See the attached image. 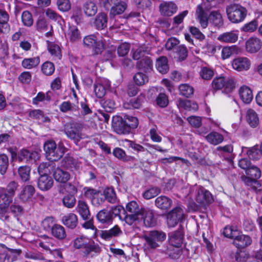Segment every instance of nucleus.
Returning a JSON list of instances; mask_svg holds the SVG:
<instances>
[{
    "mask_svg": "<svg viewBox=\"0 0 262 262\" xmlns=\"http://www.w3.org/2000/svg\"><path fill=\"white\" fill-rule=\"evenodd\" d=\"M177 10V5L172 2H162L159 5L160 14L164 16H170Z\"/></svg>",
    "mask_w": 262,
    "mask_h": 262,
    "instance_id": "nucleus-14",
    "label": "nucleus"
},
{
    "mask_svg": "<svg viewBox=\"0 0 262 262\" xmlns=\"http://www.w3.org/2000/svg\"><path fill=\"white\" fill-rule=\"evenodd\" d=\"M166 238V234L159 230H152L143 236L145 241V246L148 249H155L159 247Z\"/></svg>",
    "mask_w": 262,
    "mask_h": 262,
    "instance_id": "nucleus-2",
    "label": "nucleus"
},
{
    "mask_svg": "<svg viewBox=\"0 0 262 262\" xmlns=\"http://www.w3.org/2000/svg\"><path fill=\"white\" fill-rule=\"evenodd\" d=\"M97 218L102 224H111L113 221L112 213L105 209L100 211L97 214Z\"/></svg>",
    "mask_w": 262,
    "mask_h": 262,
    "instance_id": "nucleus-32",
    "label": "nucleus"
},
{
    "mask_svg": "<svg viewBox=\"0 0 262 262\" xmlns=\"http://www.w3.org/2000/svg\"><path fill=\"white\" fill-rule=\"evenodd\" d=\"M18 187V184L15 181H11L8 184L6 188H1L0 191L1 192H6L7 195H9V196L13 199Z\"/></svg>",
    "mask_w": 262,
    "mask_h": 262,
    "instance_id": "nucleus-43",
    "label": "nucleus"
},
{
    "mask_svg": "<svg viewBox=\"0 0 262 262\" xmlns=\"http://www.w3.org/2000/svg\"><path fill=\"white\" fill-rule=\"evenodd\" d=\"M225 86L224 88L227 92H231L237 85L236 81L232 77H225Z\"/></svg>",
    "mask_w": 262,
    "mask_h": 262,
    "instance_id": "nucleus-56",
    "label": "nucleus"
},
{
    "mask_svg": "<svg viewBox=\"0 0 262 262\" xmlns=\"http://www.w3.org/2000/svg\"><path fill=\"white\" fill-rule=\"evenodd\" d=\"M155 204L157 208L163 210H167L171 208L172 201L166 196L161 195L156 199Z\"/></svg>",
    "mask_w": 262,
    "mask_h": 262,
    "instance_id": "nucleus-24",
    "label": "nucleus"
},
{
    "mask_svg": "<svg viewBox=\"0 0 262 262\" xmlns=\"http://www.w3.org/2000/svg\"><path fill=\"white\" fill-rule=\"evenodd\" d=\"M104 6L106 9L111 8L110 12V16L114 17L117 15L123 13L127 8V4L121 0H105Z\"/></svg>",
    "mask_w": 262,
    "mask_h": 262,
    "instance_id": "nucleus-8",
    "label": "nucleus"
},
{
    "mask_svg": "<svg viewBox=\"0 0 262 262\" xmlns=\"http://www.w3.org/2000/svg\"><path fill=\"white\" fill-rule=\"evenodd\" d=\"M211 8V5L205 2L199 4L196 7L195 10L196 19L203 29H205L208 27L209 12Z\"/></svg>",
    "mask_w": 262,
    "mask_h": 262,
    "instance_id": "nucleus-7",
    "label": "nucleus"
},
{
    "mask_svg": "<svg viewBox=\"0 0 262 262\" xmlns=\"http://www.w3.org/2000/svg\"><path fill=\"white\" fill-rule=\"evenodd\" d=\"M48 49L54 60L60 59L62 56L59 46L53 42L48 43Z\"/></svg>",
    "mask_w": 262,
    "mask_h": 262,
    "instance_id": "nucleus-38",
    "label": "nucleus"
},
{
    "mask_svg": "<svg viewBox=\"0 0 262 262\" xmlns=\"http://www.w3.org/2000/svg\"><path fill=\"white\" fill-rule=\"evenodd\" d=\"M113 155L123 161H128L130 159V157L126 154L125 150L120 147H115L113 150Z\"/></svg>",
    "mask_w": 262,
    "mask_h": 262,
    "instance_id": "nucleus-46",
    "label": "nucleus"
},
{
    "mask_svg": "<svg viewBox=\"0 0 262 262\" xmlns=\"http://www.w3.org/2000/svg\"><path fill=\"white\" fill-rule=\"evenodd\" d=\"M238 231L236 229V227L229 226L225 227L223 231V234L226 237L233 238V239L236 235L238 234Z\"/></svg>",
    "mask_w": 262,
    "mask_h": 262,
    "instance_id": "nucleus-61",
    "label": "nucleus"
},
{
    "mask_svg": "<svg viewBox=\"0 0 262 262\" xmlns=\"http://www.w3.org/2000/svg\"><path fill=\"white\" fill-rule=\"evenodd\" d=\"M82 10L84 14L88 17L94 16L98 11V6L93 1L88 0L83 5Z\"/></svg>",
    "mask_w": 262,
    "mask_h": 262,
    "instance_id": "nucleus-22",
    "label": "nucleus"
},
{
    "mask_svg": "<svg viewBox=\"0 0 262 262\" xmlns=\"http://www.w3.org/2000/svg\"><path fill=\"white\" fill-rule=\"evenodd\" d=\"M73 247L75 249H82L84 250L83 253L85 256H88L92 252L96 254L100 252V248L95 244L90 243L88 238L81 236L77 237L73 241Z\"/></svg>",
    "mask_w": 262,
    "mask_h": 262,
    "instance_id": "nucleus-3",
    "label": "nucleus"
},
{
    "mask_svg": "<svg viewBox=\"0 0 262 262\" xmlns=\"http://www.w3.org/2000/svg\"><path fill=\"white\" fill-rule=\"evenodd\" d=\"M107 17L104 13H99L96 17L94 25L98 30H101L107 26Z\"/></svg>",
    "mask_w": 262,
    "mask_h": 262,
    "instance_id": "nucleus-39",
    "label": "nucleus"
},
{
    "mask_svg": "<svg viewBox=\"0 0 262 262\" xmlns=\"http://www.w3.org/2000/svg\"><path fill=\"white\" fill-rule=\"evenodd\" d=\"M238 51V48L236 46H231L225 47L222 50V57L223 59H227L233 54H237Z\"/></svg>",
    "mask_w": 262,
    "mask_h": 262,
    "instance_id": "nucleus-44",
    "label": "nucleus"
},
{
    "mask_svg": "<svg viewBox=\"0 0 262 262\" xmlns=\"http://www.w3.org/2000/svg\"><path fill=\"white\" fill-rule=\"evenodd\" d=\"M141 213L140 221L143 220L146 226L151 227L156 224V221L154 218V213L152 210L144 208Z\"/></svg>",
    "mask_w": 262,
    "mask_h": 262,
    "instance_id": "nucleus-20",
    "label": "nucleus"
},
{
    "mask_svg": "<svg viewBox=\"0 0 262 262\" xmlns=\"http://www.w3.org/2000/svg\"><path fill=\"white\" fill-rule=\"evenodd\" d=\"M160 193V189L158 187L151 188L145 191L143 194L144 199H151Z\"/></svg>",
    "mask_w": 262,
    "mask_h": 262,
    "instance_id": "nucleus-64",
    "label": "nucleus"
},
{
    "mask_svg": "<svg viewBox=\"0 0 262 262\" xmlns=\"http://www.w3.org/2000/svg\"><path fill=\"white\" fill-rule=\"evenodd\" d=\"M66 35L72 42L77 41L81 38L79 30L75 26H69Z\"/></svg>",
    "mask_w": 262,
    "mask_h": 262,
    "instance_id": "nucleus-30",
    "label": "nucleus"
},
{
    "mask_svg": "<svg viewBox=\"0 0 262 262\" xmlns=\"http://www.w3.org/2000/svg\"><path fill=\"white\" fill-rule=\"evenodd\" d=\"M138 68L144 72H147L152 68V62L149 57L145 56L138 62Z\"/></svg>",
    "mask_w": 262,
    "mask_h": 262,
    "instance_id": "nucleus-31",
    "label": "nucleus"
},
{
    "mask_svg": "<svg viewBox=\"0 0 262 262\" xmlns=\"http://www.w3.org/2000/svg\"><path fill=\"white\" fill-rule=\"evenodd\" d=\"M18 173L22 181L26 182L30 179V168L27 166H20L18 169Z\"/></svg>",
    "mask_w": 262,
    "mask_h": 262,
    "instance_id": "nucleus-55",
    "label": "nucleus"
},
{
    "mask_svg": "<svg viewBox=\"0 0 262 262\" xmlns=\"http://www.w3.org/2000/svg\"><path fill=\"white\" fill-rule=\"evenodd\" d=\"M252 240L250 236L239 232L233 239V244L238 249L244 248L251 244Z\"/></svg>",
    "mask_w": 262,
    "mask_h": 262,
    "instance_id": "nucleus-19",
    "label": "nucleus"
},
{
    "mask_svg": "<svg viewBox=\"0 0 262 262\" xmlns=\"http://www.w3.org/2000/svg\"><path fill=\"white\" fill-rule=\"evenodd\" d=\"M209 20L215 26H221L223 24L221 14L218 11H212L209 13Z\"/></svg>",
    "mask_w": 262,
    "mask_h": 262,
    "instance_id": "nucleus-37",
    "label": "nucleus"
},
{
    "mask_svg": "<svg viewBox=\"0 0 262 262\" xmlns=\"http://www.w3.org/2000/svg\"><path fill=\"white\" fill-rule=\"evenodd\" d=\"M149 53V50L144 47H140L133 53V58L135 60H139L145 57V55Z\"/></svg>",
    "mask_w": 262,
    "mask_h": 262,
    "instance_id": "nucleus-52",
    "label": "nucleus"
},
{
    "mask_svg": "<svg viewBox=\"0 0 262 262\" xmlns=\"http://www.w3.org/2000/svg\"><path fill=\"white\" fill-rule=\"evenodd\" d=\"M64 130L66 135L72 139L79 141L81 138L80 127L74 123H67Z\"/></svg>",
    "mask_w": 262,
    "mask_h": 262,
    "instance_id": "nucleus-13",
    "label": "nucleus"
},
{
    "mask_svg": "<svg viewBox=\"0 0 262 262\" xmlns=\"http://www.w3.org/2000/svg\"><path fill=\"white\" fill-rule=\"evenodd\" d=\"M199 73L201 77L204 80H209L211 79L214 75L213 70L207 67H202Z\"/></svg>",
    "mask_w": 262,
    "mask_h": 262,
    "instance_id": "nucleus-53",
    "label": "nucleus"
},
{
    "mask_svg": "<svg viewBox=\"0 0 262 262\" xmlns=\"http://www.w3.org/2000/svg\"><path fill=\"white\" fill-rule=\"evenodd\" d=\"M61 112L66 113L69 111L75 112L78 110V106L69 101H64L59 106Z\"/></svg>",
    "mask_w": 262,
    "mask_h": 262,
    "instance_id": "nucleus-45",
    "label": "nucleus"
},
{
    "mask_svg": "<svg viewBox=\"0 0 262 262\" xmlns=\"http://www.w3.org/2000/svg\"><path fill=\"white\" fill-rule=\"evenodd\" d=\"M247 155L250 159L257 160L262 156V151L258 146H255L247 151Z\"/></svg>",
    "mask_w": 262,
    "mask_h": 262,
    "instance_id": "nucleus-49",
    "label": "nucleus"
},
{
    "mask_svg": "<svg viewBox=\"0 0 262 262\" xmlns=\"http://www.w3.org/2000/svg\"><path fill=\"white\" fill-rule=\"evenodd\" d=\"M247 120L252 127H256L259 122V119L256 113L252 109H249L247 111Z\"/></svg>",
    "mask_w": 262,
    "mask_h": 262,
    "instance_id": "nucleus-40",
    "label": "nucleus"
},
{
    "mask_svg": "<svg viewBox=\"0 0 262 262\" xmlns=\"http://www.w3.org/2000/svg\"><path fill=\"white\" fill-rule=\"evenodd\" d=\"M54 71V65L50 61H46L41 66V71L46 75H52Z\"/></svg>",
    "mask_w": 262,
    "mask_h": 262,
    "instance_id": "nucleus-57",
    "label": "nucleus"
},
{
    "mask_svg": "<svg viewBox=\"0 0 262 262\" xmlns=\"http://www.w3.org/2000/svg\"><path fill=\"white\" fill-rule=\"evenodd\" d=\"M35 188L32 185H25L18 194V197L23 202L30 201L35 193Z\"/></svg>",
    "mask_w": 262,
    "mask_h": 262,
    "instance_id": "nucleus-23",
    "label": "nucleus"
},
{
    "mask_svg": "<svg viewBox=\"0 0 262 262\" xmlns=\"http://www.w3.org/2000/svg\"><path fill=\"white\" fill-rule=\"evenodd\" d=\"M21 250L19 249H9V252L5 253L7 262H13L16 260L20 255Z\"/></svg>",
    "mask_w": 262,
    "mask_h": 262,
    "instance_id": "nucleus-58",
    "label": "nucleus"
},
{
    "mask_svg": "<svg viewBox=\"0 0 262 262\" xmlns=\"http://www.w3.org/2000/svg\"><path fill=\"white\" fill-rule=\"evenodd\" d=\"M104 196L105 199L111 203H115L117 201V196L114 188L112 187L107 188L104 191Z\"/></svg>",
    "mask_w": 262,
    "mask_h": 262,
    "instance_id": "nucleus-50",
    "label": "nucleus"
},
{
    "mask_svg": "<svg viewBox=\"0 0 262 262\" xmlns=\"http://www.w3.org/2000/svg\"><path fill=\"white\" fill-rule=\"evenodd\" d=\"M76 211L83 220H88L90 216V212L87 204L82 200L78 202Z\"/></svg>",
    "mask_w": 262,
    "mask_h": 262,
    "instance_id": "nucleus-28",
    "label": "nucleus"
},
{
    "mask_svg": "<svg viewBox=\"0 0 262 262\" xmlns=\"http://www.w3.org/2000/svg\"><path fill=\"white\" fill-rule=\"evenodd\" d=\"M134 80L138 85H142L147 82L148 80L147 76L142 72L137 73L134 77Z\"/></svg>",
    "mask_w": 262,
    "mask_h": 262,
    "instance_id": "nucleus-59",
    "label": "nucleus"
},
{
    "mask_svg": "<svg viewBox=\"0 0 262 262\" xmlns=\"http://www.w3.org/2000/svg\"><path fill=\"white\" fill-rule=\"evenodd\" d=\"M52 234L55 237L59 239H63L67 236L64 228L62 226L58 224L53 227Z\"/></svg>",
    "mask_w": 262,
    "mask_h": 262,
    "instance_id": "nucleus-41",
    "label": "nucleus"
},
{
    "mask_svg": "<svg viewBox=\"0 0 262 262\" xmlns=\"http://www.w3.org/2000/svg\"><path fill=\"white\" fill-rule=\"evenodd\" d=\"M9 151L13 161L32 162L36 161V159L38 158V153L36 151H31L26 149H22L17 152L15 149L10 148Z\"/></svg>",
    "mask_w": 262,
    "mask_h": 262,
    "instance_id": "nucleus-5",
    "label": "nucleus"
},
{
    "mask_svg": "<svg viewBox=\"0 0 262 262\" xmlns=\"http://www.w3.org/2000/svg\"><path fill=\"white\" fill-rule=\"evenodd\" d=\"M183 235L181 230L172 232L169 234V242L171 246L178 248L174 252L168 250L167 253L172 258H178L181 254V250L179 249L182 245Z\"/></svg>",
    "mask_w": 262,
    "mask_h": 262,
    "instance_id": "nucleus-6",
    "label": "nucleus"
},
{
    "mask_svg": "<svg viewBox=\"0 0 262 262\" xmlns=\"http://www.w3.org/2000/svg\"><path fill=\"white\" fill-rule=\"evenodd\" d=\"M76 198L73 195L68 194L62 199L63 205L68 208L74 207L76 204Z\"/></svg>",
    "mask_w": 262,
    "mask_h": 262,
    "instance_id": "nucleus-60",
    "label": "nucleus"
},
{
    "mask_svg": "<svg viewBox=\"0 0 262 262\" xmlns=\"http://www.w3.org/2000/svg\"><path fill=\"white\" fill-rule=\"evenodd\" d=\"M54 177L55 180L59 183H66L70 178V173L60 168L56 169L54 173Z\"/></svg>",
    "mask_w": 262,
    "mask_h": 262,
    "instance_id": "nucleus-33",
    "label": "nucleus"
},
{
    "mask_svg": "<svg viewBox=\"0 0 262 262\" xmlns=\"http://www.w3.org/2000/svg\"><path fill=\"white\" fill-rule=\"evenodd\" d=\"M177 105L179 108H183L187 111H195L198 108L196 103L186 99H178Z\"/></svg>",
    "mask_w": 262,
    "mask_h": 262,
    "instance_id": "nucleus-29",
    "label": "nucleus"
},
{
    "mask_svg": "<svg viewBox=\"0 0 262 262\" xmlns=\"http://www.w3.org/2000/svg\"><path fill=\"white\" fill-rule=\"evenodd\" d=\"M226 12L229 19L233 23L243 21L247 15L246 9L237 4L227 6Z\"/></svg>",
    "mask_w": 262,
    "mask_h": 262,
    "instance_id": "nucleus-4",
    "label": "nucleus"
},
{
    "mask_svg": "<svg viewBox=\"0 0 262 262\" xmlns=\"http://www.w3.org/2000/svg\"><path fill=\"white\" fill-rule=\"evenodd\" d=\"M122 233L123 232L120 227L115 225L109 230L101 231L100 236L105 240H110L112 237L121 236Z\"/></svg>",
    "mask_w": 262,
    "mask_h": 262,
    "instance_id": "nucleus-18",
    "label": "nucleus"
},
{
    "mask_svg": "<svg viewBox=\"0 0 262 262\" xmlns=\"http://www.w3.org/2000/svg\"><path fill=\"white\" fill-rule=\"evenodd\" d=\"M232 66L237 71H247L250 67L251 62L248 58L241 57L234 59L232 62Z\"/></svg>",
    "mask_w": 262,
    "mask_h": 262,
    "instance_id": "nucleus-15",
    "label": "nucleus"
},
{
    "mask_svg": "<svg viewBox=\"0 0 262 262\" xmlns=\"http://www.w3.org/2000/svg\"><path fill=\"white\" fill-rule=\"evenodd\" d=\"M262 41L257 37H252L249 38L245 43L246 50L251 53L257 52L261 48Z\"/></svg>",
    "mask_w": 262,
    "mask_h": 262,
    "instance_id": "nucleus-16",
    "label": "nucleus"
},
{
    "mask_svg": "<svg viewBox=\"0 0 262 262\" xmlns=\"http://www.w3.org/2000/svg\"><path fill=\"white\" fill-rule=\"evenodd\" d=\"M56 4L58 10L61 12H68L71 8V3L70 0H57Z\"/></svg>",
    "mask_w": 262,
    "mask_h": 262,
    "instance_id": "nucleus-47",
    "label": "nucleus"
},
{
    "mask_svg": "<svg viewBox=\"0 0 262 262\" xmlns=\"http://www.w3.org/2000/svg\"><path fill=\"white\" fill-rule=\"evenodd\" d=\"M196 201L202 206L211 203L213 198L211 193L202 187L198 189Z\"/></svg>",
    "mask_w": 262,
    "mask_h": 262,
    "instance_id": "nucleus-12",
    "label": "nucleus"
},
{
    "mask_svg": "<svg viewBox=\"0 0 262 262\" xmlns=\"http://www.w3.org/2000/svg\"><path fill=\"white\" fill-rule=\"evenodd\" d=\"M44 150L47 158L50 161H55L63 156L66 148L61 142L57 145L54 141L49 140L44 143Z\"/></svg>",
    "mask_w": 262,
    "mask_h": 262,
    "instance_id": "nucleus-1",
    "label": "nucleus"
},
{
    "mask_svg": "<svg viewBox=\"0 0 262 262\" xmlns=\"http://www.w3.org/2000/svg\"><path fill=\"white\" fill-rule=\"evenodd\" d=\"M180 94L188 97L193 93V88L188 84H182L179 87Z\"/></svg>",
    "mask_w": 262,
    "mask_h": 262,
    "instance_id": "nucleus-54",
    "label": "nucleus"
},
{
    "mask_svg": "<svg viewBox=\"0 0 262 262\" xmlns=\"http://www.w3.org/2000/svg\"><path fill=\"white\" fill-rule=\"evenodd\" d=\"M40 63L39 57L25 58L21 61L22 67L26 69H31L38 66Z\"/></svg>",
    "mask_w": 262,
    "mask_h": 262,
    "instance_id": "nucleus-35",
    "label": "nucleus"
},
{
    "mask_svg": "<svg viewBox=\"0 0 262 262\" xmlns=\"http://www.w3.org/2000/svg\"><path fill=\"white\" fill-rule=\"evenodd\" d=\"M144 208H140L138 204L135 201L129 202L126 206V210L133 214H137L138 215L141 214V212Z\"/></svg>",
    "mask_w": 262,
    "mask_h": 262,
    "instance_id": "nucleus-48",
    "label": "nucleus"
},
{
    "mask_svg": "<svg viewBox=\"0 0 262 262\" xmlns=\"http://www.w3.org/2000/svg\"><path fill=\"white\" fill-rule=\"evenodd\" d=\"M51 100V97L49 92L44 93L39 92L36 96L32 100V103L34 105H38L40 102H48Z\"/></svg>",
    "mask_w": 262,
    "mask_h": 262,
    "instance_id": "nucleus-42",
    "label": "nucleus"
},
{
    "mask_svg": "<svg viewBox=\"0 0 262 262\" xmlns=\"http://www.w3.org/2000/svg\"><path fill=\"white\" fill-rule=\"evenodd\" d=\"M83 44L93 50L95 54H100L104 48V45L100 38L94 35L85 36L83 40Z\"/></svg>",
    "mask_w": 262,
    "mask_h": 262,
    "instance_id": "nucleus-9",
    "label": "nucleus"
},
{
    "mask_svg": "<svg viewBox=\"0 0 262 262\" xmlns=\"http://www.w3.org/2000/svg\"><path fill=\"white\" fill-rule=\"evenodd\" d=\"M13 199L7 195L6 192L0 191V219L3 221L9 219V208L12 203Z\"/></svg>",
    "mask_w": 262,
    "mask_h": 262,
    "instance_id": "nucleus-10",
    "label": "nucleus"
},
{
    "mask_svg": "<svg viewBox=\"0 0 262 262\" xmlns=\"http://www.w3.org/2000/svg\"><path fill=\"white\" fill-rule=\"evenodd\" d=\"M258 26V22L256 20H253L248 23L245 24L241 30L246 32H253L256 30Z\"/></svg>",
    "mask_w": 262,
    "mask_h": 262,
    "instance_id": "nucleus-62",
    "label": "nucleus"
},
{
    "mask_svg": "<svg viewBox=\"0 0 262 262\" xmlns=\"http://www.w3.org/2000/svg\"><path fill=\"white\" fill-rule=\"evenodd\" d=\"M9 166V159L5 154L0 155V173L4 175L6 173Z\"/></svg>",
    "mask_w": 262,
    "mask_h": 262,
    "instance_id": "nucleus-51",
    "label": "nucleus"
},
{
    "mask_svg": "<svg viewBox=\"0 0 262 262\" xmlns=\"http://www.w3.org/2000/svg\"><path fill=\"white\" fill-rule=\"evenodd\" d=\"M53 183L51 176L48 174H41L38 180V187L41 190L46 191L52 187Z\"/></svg>",
    "mask_w": 262,
    "mask_h": 262,
    "instance_id": "nucleus-21",
    "label": "nucleus"
},
{
    "mask_svg": "<svg viewBox=\"0 0 262 262\" xmlns=\"http://www.w3.org/2000/svg\"><path fill=\"white\" fill-rule=\"evenodd\" d=\"M168 61L166 57L161 56L157 60L156 64V67L157 70L162 74L167 73L169 69L168 65Z\"/></svg>",
    "mask_w": 262,
    "mask_h": 262,
    "instance_id": "nucleus-36",
    "label": "nucleus"
},
{
    "mask_svg": "<svg viewBox=\"0 0 262 262\" xmlns=\"http://www.w3.org/2000/svg\"><path fill=\"white\" fill-rule=\"evenodd\" d=\"M21 20L25 26L27 27L31 26L33 23L31 13L28 11L23 12L21 15Z\"/></svg>",
    "mask_w": 262,
    "mask_h": 262,
    "instance_id": "nucleus-63",
    "label": "nucleus"
},
{
    "mask_svg": "<svg viewBox=\"0 0 262 262\" xmlns=\"http://www.w3.org/2000/svg\"><path fill=\"white\" fill-rule=\"evenodd\" d=\"M206 140L212 145L220 144L224 140V137L221 134L212 132L205 137Z\"/></svg>",
    "mask_w": 262,
    "mask_h": 262,
    "instance_id": "nucleus-34",
    "label": "nucleus"
},
{
    "mask_svg": "<svg viewBox=\"0 0 262 262\" xmlns=\"http://www.w3.org/2000/svg\"><path fill=\"white\" fill-rule=\"evenodd\" d=\"M113 127L118 134H126L129 133L130 130L124 119L122 118H119L117 121H114Z\"/></svg>",
    "mask_w": 262,
    "mask_h": 262,
    "instance_id": "nucleus-25",
    "label": "nucleus"
},
{
    "mask_svg": "<svg viewBox=\"0 0 262 262\" xmlns=\"http://www.w3.org/2000/svg\"><path fill=\"white\" fill-rule=\"evenodd\" d=\"M238 30L226 32L220 34L217 37V40L225 43H235L238 40Z\"/></svg>",
    "mask_w": 262,
    "mask_h": 262,
    "instance_id": "nucleus-17",
    "label": "nucleus"
},
{
    "mask_svg": "<svg viewBox=\"0 0 262 262\" xmlns=\"http://www.w3.org/2000/svg\"><path fill=\"white\" fill-rule=\"evenodd\" d=\"M184 217V211L180 207H176L167 214V223L169 227L176 226Z\"/></svg>",
    "mask_w": 262,
    "mask_h": 262,
    "instance_id": "nucleus-11",
    "label": "nucleus"
},
{
    "mask_svg": "<svg viewBox=\"0 0 262 262\" xmlns=\"http://www.w3.org/2000/svg\"><path fill=\"white\" fill-rule=\"evenodd\" d=\"M62 223L67 227L73 229L78 224L77 216L73 213L67 214L62 217Z\"/></svg>",
    "mask_w": 262,
    "mask_h": 262,
    "instance_id": "nucleus-27",
    "label": "nucleus"
},
{
    "mask_svg": "<svg viewBox=\"0 0 262 262\" xmlns=\"http://www.w3.org/2000/svg\"><path fill=\"white\" fill-rule=\"evenodd\" d=\"M242 100L245 103H249L253 99L252 90L247 86H242L238 91Z\"/></svg>",
    "mask_w": 262,
    "mask_h": 262,
    "instance_id": "nucleus-26",
    "label": "nucleus"
}]
</instances>
